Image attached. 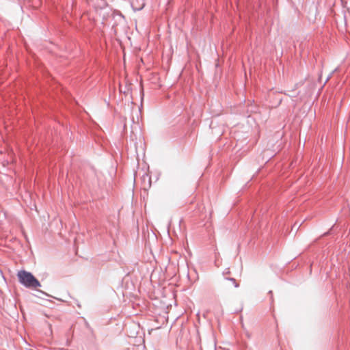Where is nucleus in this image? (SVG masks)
<instances>
[{
    "mask_svg": "<svg viewBox=\"0 0 350 350\" xmlns=\"http://www.w3.org/2000/svg\"><path fill=\"white\" fill-rule=\"evenodd\" d=\"M21 284L29 288H37L40 286L39 281L29 272L25 271H19L17 274Z\"/></svg>",
    "mask_w": 350,
    "mask_h": 350,
    "instance_id": "nucleus-1",
    "label": "nucleus"
},
{
    "mask_svg": "<svg viewBox=\"0 0 350 350\" xmlns=\"http://www.w3.org/2000/svg\"><path fill=\"white\" fill-rule=\"evenodd\" d=\"M132 4H133V6L135 8V9H137V10H140L142 9L144 5V0L142 1V3L139 4V5H135V3H134V1L133 0L132 1Z\"/></svg>",
    "mask_w": 350,
    "mask_h": 350,
    "instance_id": "nucleus-2",
    "label": "nucleus"
},
{
    "mask_svg": "<svg viewBox=\"0 0 350 350\" xmlns=\"http://www.w3.org/2000/svg\"><path fill=\"white\" fill-rule=\"evenodd\" d=\"M228 282H230L232 285H233L234 287H237L238 284L236 283V281L234 279L230 278L228 280Z\"/></svg>",
    "mask_w": 350,
    "mask_h": 350,
    "instance_id": "nucleus-3",
    "label": "nucleus"
}]
</instances>
